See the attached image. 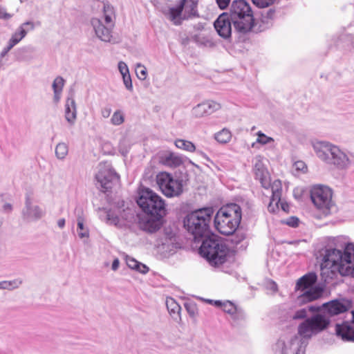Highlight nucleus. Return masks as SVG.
<instances>
[{
    "mask_svg": "<svg viewBox=\"0 0 354 354\" xmlns=\"http://www.w3.org/2000/svg\"><path fill=\"white\" fill-rule=\"evenodd\" d=\"M313 147L316 156L324 162L339 169H346L354 165V155L326 141H315Z\"/></svg>",
    "mask_w": 354,
    "mask_h": 354,
    "instance_id": "f257e3e1",
    "label": "nucleus"
},
{
    "mask_svg": "<svg viewBox=\"0 0 354 354\" xmlns=\"http://www.w3.org/2000/svg\"><path fill=\"white\" fill-rule=\"evenodd\" d=\"M214 212L212 207H203L192 212L185 217L184 226L193 234L195 242L209 234V225Z\"/></svg>",
    "mask_w": 354,
    "mask_h": 354,
    "instance_id": "f03ea898",
    "label": "nucleus"
},
{
    "mask_svg": "<svg viewBox=\"0 0 354 354\" xmlns=\"http://www.w3.org/2000/svg\"><path fill=\"white\" fill-rule=\"evenodd\" d=\"M242 218L241 207L230 203L221 207L214 216V226L222 234L231 235L238 228Z\"/></svg>",
    "mask_w": 354,
    "mask_h": 354,
    "instance_id": "7ed1b4c3",
    "label": "nucleus"
},
{
    "mask_svg": "<svg viewBox=\"0 0 354 354\" xmlns=\"http://www.w3.org/2000/svg\"><path fill=\"white\" fill-rule=\"evenodd\" d=\"M103 21L99 18H92L91 26L97 37L102 41L111 42L115 26V14L113 6L108 1L102 2Z\"/></svg>",
    "mask_w": 354,
    "mask_h": 354,
    "instance_id": "20e7f679",
    "label": "nucleus"
},
{
    "mask_svg": "<svg viewBox=\"0 0 354 354\" xmlns=\"http://www.w3.org/2000/svg\"><path fill=\"white\" fill-rule=\"evenodd\" d=\"M330 319L321 310L306 318L298 326L299 337L308 342L313 336L318 335L328 328Z\"/></svg>",
    "mask_w": 354,
    "mask_h": 354,
    "instance_id": "39448f33",
    "label": "nucleus"
},
{
    "mask_svg": "<svg viewBox=\"0 0 354 354\" xmlns=\"http://www.w3.org/2000/svg\"><path fill=\"white\" fill-rule=\"evenodd\" d=\"M200 247V253L212 266H218L226 261L227 246L213 237L205 236Z\"/></svg>",
    "mask_w": 354,
    "mask_h": 354,
    "instance_id": "423d86ee",
    "label": "nucleus"
},
{
    "mask_svg": "<svg viewBox=\"0 0 354 354\" xmlns=\"http://www.w3.org/2000/svg\"><path fill=\"white\" fill-rule=\"evenodd\" d=\"M137 203L145 214L165 215V201L149 188L142 187L140 189Z\"/></svg>",
    "mask_w": 354,
    "mask_h": 354,
    "instance_id": "0eeeda50",
    "label": "nucleus"
},
{
    "mask_svg": "<svg viewBox=\"0 0 354 354\" xmlns=\"http://www.w3.org/2000/svg\"><path fill=\"white\" fill-rule=\"evenodd\" d=\"M310 199L315 207L324 216H328L335 211V204L333 201V190L323 185L311 187Z\"/></svg>",
    "mask_w": 354,
    "mask_h": 354,
    "instance_id": "6e6552de",
    "label": "nucleus"
},
{
    "mask_svg": "<svg viewBox=\"0 0 354 354\" xmlns=\"http://www.w3.org/2000/svg\"><path fill=\"white\" fill-rule=\"evenodd\" d=\"M317 279V274L312 272L304 275L297 281L296 288L304 291L298 298L299 302H310L322 297L324 288L319 286L313 287Z\"/></svg>",
    "mask_w": 354,
    "mask_h": 354,
    "instance_id": "1a4fd4ad",
    "label": "nucleus"
},
{
    "mask_svg": "<svg viewBox=\"0 0 354 354\" xmlns=\"http://www.w3.org/2000/svg\"><path fill=\"white\" fill-rule=\"evenodd\" d=\"M348 248V243L344 246V252L336 248H328L324 256V267L330 270L331 274L335 275L339 273L342 276H347L344 270L348 268L347 263L348 258L346 257V252Z\"/></svg>",
    "mask_w": 354,
    "mask_h": 354,
    "instance_id": "9d476101",
    "label": "nucleus"
},
{
    "mask_svg": "<svg viewBox=\"0 0 354 354\" xmlns=\"http://www.w3.org/2000/svg\"><path fill=\"white\" fill-rule=\"evenodd\" d=\"M183 181L180 178H174L167 172H160L156 176V183L162 193L167 197L180 196L183 190Z\"/></svg>",
    "mask_w": 354,
    "mask_h": 354,
    "instance_id": "9b49d317",
    "label": "nucleus"
},
{
    "mask_svg": "<svg viewBox=\"0 0 354 354\" xmlns=\"http://www.w3.org/2000/svg\"><path fill=\"white\" fill-rule=\"evenodd\" d=\"M308 342L294 335L281 337L274 346V354H305Z\"/></svg>",
    "mask_w": 354,
    "mask_h": 354,
    "instance_id": "f8f14e48",
    "label": "nucleus"
},
{
    "mask_svg": "<svg viewBox=\"0 0 354 354\" xmlns=\"http://www.w3.org/2000/svg\"><path fill=\"white\" fill-rule=\"evenodd\" d=\"M97 185L100 187L101 191L106 192L111 189L112 187L119 181V175L108 163H100L97 172L95 174Z\"/></svg>",
    "mask_w": 354,
    "mask_h": 354,
    "instance_id": "ddd939ff",
    "label": "nucleus"
},
{
    "mask_svg": "<svg viewBox=\"0 0 354 354\" xmlns=\"http://www.w3.org/2000/svg\"><path fill=\"white\" fill-rule=\"evenodd\" d=\"M272 196L268 209L269 212H274V207L277 208L281 207L285 212H288L290 209L289 205L281 200L282 184L281 180H275L272 183Z\"/></svg>",
    "mask_w": 354,
    "mask_h": 354,
    "instance_id": "4468645a",
    "label": "nucleus"
},
{
    "mask_svg": "<svg viewBox=\"0 0 354 354\" xmlns=\"http://www.w3.org/2000/svg\"><path fill=\"white\" fill-rule=\"evenodd\" d=\"M263 158L261 156H257L254 158L253 171L255 178L261 184L265 189L272 188L270 177L269 172L264 164Z\"/></svg>",
    "mask_w": 354,
    "mask_h": 354,
    "instance_id": "2eb2a0df",
    "label": "nucleus"
},
{
    "mask_svg": "<svg viewBox=\"0 0 354 354\" xmlns=\"http://www.w3.org/2000/svg\"><path fill=\"white\" fill-rule=\"evenodd\" d=\"M278 13L279 12L273 8L263 12L260 19L257 22L254 20L252 32H263L272 27L278 17Z\"/></svg>",
    "mask_w": 354,
    "mask_h": 354,
    "instance_id": "dca6fc26",
    "label": "nucleus"
},
{
    "mask_svg": "<svg viewBox=\"0 0 354 354\" xmlns=\"http://www.w3.org/2000/svg\"><path fill=\"white\" fill-rule=\"evenodd\" d=\"M24 218L28 221H37L44 216V211L39 206L33 203L30 194H26L25 207L22 212Z\"/></svg>",
    "mask_w": 354,
    "mask_h": 354,
    "instance_id": "f3484780",
    "label": "nucleus"
},
{
    "mask_svg": "<svg viewBox=\"0 0 354 354\" xmlns=\"http://www.w3.org/2000/svg\"><path fill=\"white\" fill-rule=\"evenodd\" d=\"M164 216L146 214L139 218L140 227L147 232L153 233L162 225V218Z\"/></svg>",
    "mask_w": 354,
    "mask_h": 354,
    "instance_id": "a211bd4d",
    "label": "nucleus"
},
{
    "mask_svg": "<svg viewBox=\"0 0 354 354\" xmlns=\"http://www.w3.org/2000/svg\"><path fill=\"white\" fill-rule=\"evenodd\" d=\"M251 9L249 3L245 0L233 1L230 8V13L228 15L233 26H239L240 15L250 12Z\"/></svg>",
    "mask_w": 354,
    "mask_h": 354,
    "instance_id": "6ab92c4d",
    "label": "nucleus"
},
{
    "mask_svg": "<svg viewBox=\"0 0 354 354\" xmlns=\"http://www.w3.org/2000/svg\"><path fill=\"white\" fill-rule=\"evenodd\" d=\"M232 21L229 15L223 13L217 18L214 25L218 34L224 39H227L232 34Z\"/></svg>",
    "mask_w": 354,
    "mask_h": 354,
    "instance_id": "aec40b11",
    "label": "nucleus"
},
{
    "mask_svg": "<svg viewBox=\"0 0 354 354\" xmlns=\"http://www.w3.org/2000/svg\"><path fill=\"white\" fill-rule=\"evenodd\" d=\"M160 162L165 166L176 168L184 164L188 158L183 155L171 152L165 151L159 156Z\"/></svg>",
    "mask_w": 354,
    "mask_h": 354,
    "instance_id": "412c9836",
    "label": "nucleus"
},
{
    "mask_svg": "<svg viewBox=\"0 0 354 354\" xmlns=\"http://www.w3.org/2000/svg\"><path fill=\"white\" fill-rule=\"evenodd\" d=\"M221 109L219 103L207 100L197 104L192 109V114L196 118H201L205 115H211Z\"/></svg>",
    "mask_w": 354,
    "mask_h": 354,
    "instance_id": "4be33fe9",
    "label": "nucleus"
},
{
    "mask_svg": "<svg viewBox=\"0 0 354 354\" xmlns=\"http://www.w3.org/2000/svg\"><path fill=\"white\" fill-rule=\"evenodd\" d=\"M35 29V23L31 21H27L21 24L17 30L12 34L8 41L14 46L17 45L24 38L26 37L28 32Z\"/></svg>",
    "mask_w": 354,
    "mask_h": 354,
    "instance_id": "5701e85b",
    "label": "nucleus"
},
{
    "mask_svg": "<svg viewBox=\"0 0 354 354\" xmlns=\"http://www.w3.org/2000/svg\"><path fill=\"white\" fill-rule=\"evenodd\" d=\"M254 22V16L252 9L250 12L240 15L239 26H234V30L239 33L245 34L252 31Z\"/></svg>",
    "mask_w": 354,
    "mask_h": 354,
    "instance_id": "b1692460",
    "label": "nucleus"
},
{
    "mask_svg": "<svg viewBox=\"0 0 354 354\" xmlns=\"http://www.w3.org/2000/svg\"><path fill=\"white\" fill-rule=\"evenodd\" d=\"M346 310L347 308L343 302L339 300H333L324 304L321 311L326 313L330 318L331 316L343 313Z\"/></svg>",
    "mask_w": 354,
    "mask_h": 354,
    "instance_id": "393cba45",
    "label": "nucleus"
},
{
    "mask_svg": "<svg viewBox=\"0 0 354 354\" xmlns=\"http://www.w3.org/2000/svg\"><path fill=\"white\" fill-rule=\"evenodd\" d=\"M335 332L344 341L354 342V325L348 322L336 324Z\"/></svg>",
    "mask_w": 354,
    "mask_h": 354,
    "instance_id": "a878e982",
    "label": "nucleus"
},
{
    "mask_svg": "<svg viewBox=\"0 0 354 354\" xmlns=\"http://www.w3.org/2000/svg\"><path fill=\"white\" fill-rule=\"evenodd\" d=\"M178 5L182 8L183 19L195 17L197 14V1L194 0H179Z\"/></svg>",
    "mask_w": 354,
    "mask_h": 354,
    "instance_id": "bb28decb",
    "label": "nucleus"
},
{
    "mask_svg": "<svg viewBox=\"0 0 354 354\" xmlns=\"http://www.w3.org/2000/svg\"><path fill=\"white\" fill-rule=\"evenodd\" d=\"M65 118L68 123L73 124L77 118V108L73 97H68L65 104Z\"/></svg>",
    "mask_w": 354,
    "mask_h": 354,
    "instance_id": "cd10ccee",
    "label": "nucleus"
},
{
    "mask_svg": "<svg viewBox=\"0 0 354 354\" xmlns=\"http://www.w3.org/2000/svg\"><path fill=\"white\" fill-rule=\"evenodd\" d=\"M175 145L177 148L189 151V152H194L196 151V153L201 156L203 158H204L206 160H209V158L207 156V155L201 150H196V147L193 142L189 140H185L183 139H177L175 141Z\"/></svg>",
    "mask_w": 354,
    "mask_h": 354,
    "instance_id": "c85d7f7f",
    "label": "nucleus"
},
{
    "mask_svg": "<svg viewBox=\"0 0 354 354\" xmlns=\"http://www.w3.org/2000/svg\"><path fill=\"white\" fill-rule=\"evenodd\" d=\"M176 247L171 239L165 238L161 244L157 246L158 252L163 257H168L175 252Z\"/></svg>",
    "mask_w": 354,
    "mask_h": 354,
    "instance_id": "c756f323",
    "label": "nucleus"
},
{
    "mask_svg": "<svg viewBox=\"0 0 354 354\" xmlns=\"http://www.w3.org/2000/svg\"><path fill=\"white\" fill-rule=\"evenodd\" d=\"M164 15L171 21L175 25H179L181 23L183 14L182 8L178 4L176 7L169 8L167 11L163 12Z\"/></svg>",
    "mask_w": 354,
    "mask_h": 354,
    "instance_id": "7c9ffc66",
    "label": "nucleus"
},
{
    "mask_svg": "<svg viewBox=\"0 0 354 354\" xmlns=\"http://www.w3.org/2000/svg\"><path fill=\"white\" fill-rule=\"evenodd\" d=\"M166 306L172 318L175 320H180L181 308L176 301L172 297H167Z\"/></svg>",
    "mask_w": 354,
    "mask_h": 354,
    "instance_id": "2f4dec72",
    "label": "nucleus"
},
{
    "mask_svg": "<svg viewBox=\"0 0 354 354\" xmlns=\"http://www.w3.org/2000/svg\"><path fill=\"white\" fill-rule=\"evenodd\" d=\"M346 257L348 258L347 263H348V268L344 270V273H347V276L354 277V243H348V248L346 252Z\"/></svg>",
    "mask_w": 354,
    "mask_h": 354,
    "instance_id": "473e14b6",
    "label": "nucleus"
},
{
    "mask_svg": "<svg viewBox=\"0 0 354 354\" xmlns=\"http://www.w3.org/2000/svg\"><path fill=\"white\" fill-rule=\"evenodd\" d=\"M65 80L61 76H57L53 81L52 87L54 93L53 100L55 103L59 102Z\"/></svg>",
    "mask_w": 354,
    "mask_h": 354,
    "instance_id": "72a5a7b5",
    "label": "nucleus"
},
{
    "mask_svg": "<svg viewBox=\"0 0 354 354\" xmlns=\"http://www.w3.org/2000/svg\"><path fill=\"white\" fill-rule=\"evenodd\" d=\"M77 234L80 238L88 237L89 235L88 230L84 227V217L81 209H76Z\"/></svg>",
    "mask_w": 354,
    "mask_h": 354,
    "instance_id": "f704fd0d",
    "label": "nucleus"
},
{
    "mask_svg": "<svg viewBox=\"0 0 354 354\" xmlns=\"http://www.w3.org/2000/svg\"><path fill=\"white\" fill-rule=\"evenodd\" d=\"M126 263L129 268L133 270H138L140 273L145 274L149 271V268L147 266L136 261L132 257H127Z\"/></svg>",
    "mask_w": 354,
    "mask_h": 354,
    "instance_id": "c9c22d12",
    "label": "nucleus"
},
{
    "mask_svg": "<svg viewBox=\"0 0 354 354\" xmlns=\"http://www.w3.org/2000/svg\"><path fill=\"white\" fill-rule=\"evenodd\" d=\"M232 136L231 131L227 128H223L214 134V139L221 144H227L231 140Z\"/></svg>",
    "mask_w": 354,
    "mask_h": 354,
    "instance_id": "e433bc0d",
    "label": "nucleus"
},
{
    "mask_svg": "<svg viewBox=\"0 0 354 354\" xmlns=\"http://www.w3.org/2000/svg\"><path fill=\"white\" fill-rule=\"evenodd\" d=\"M257 136L256 142L252 144V147H255L257 144L261 145H271L272 147H274V140L272 138L267 136L261 131L257 133Z\"/></svg>",
    "mask_w": 354,
    "mask_h": 354,
    "instance_id": "4c0bfd02",
    "label": "nucleus"
},
{
    "mask_svg": "<svg viewBox=\"0 0 354 354\" xmlns=\"http://www.w3.org/2000/svg\"><path fill=\"white\" fill-rule=\"evenodd\" d=\"M68 153V145L64 142H60L55 147V156L59 160H64Z\"/></svg>",
    "mask_w": 354,
    "mask_h": 354,
    "instance_id": "58836bf2",
    "label": "nucleus"
},
{
    "mask_svg": "<svg viewBox=\"0 0 354 354\" xmlns=\"http://www.w3.org/2000/svg\"><path fill=\"white\" fill-rule=\"evenodd\" d=\"M21 284V281L15 279L12 281H3L0 282V289L12 290L18 288Z\"/></svg>",
    "mask_w": 354,
    "mask_h": 354,
    "instance_id": "ea45409f",
    "label": "nucleus"
},
{
    "mask_svg": "<svg viewBox=\"0 0 354 354\" xmlns=\"http://www.w3.org/2000/svg\"><path fill=\"white\" fill-rule=\"evenodd\" d=\"M124 122V114L121 110L115 111L111 118V123L114 126H119Z\"/></svg>",
    "mask_w": 354,
    "mask_h": 354,
    "instance_id": "a19ab883",
    "label": "nucleus"
},
{
    "mask_svg": "<svg viewBox=\"0 0 354 354\" xmlns=\"http://www.w3.org/2000/svg\"><path fill=\"white\" fill-rule=\"evenodd\" d=\"M136 72L138 77L140 80H144L147 78V71L146 67L140 63H138L136 66Z\"/></svg>",
    "mask_w": 354,
    "mask_h": 354,
    "instance_id": "79ce46f5",
    "label": "nucleus"
},
{
    "mask_svg": "<svg viewBox=\"0 0 354 354\" xmlns=\"http://www.w3.org/2000/svg\"><path fill=\"white\" fill-rule=\"evenodd\" d=\"M236 306L234 304L230 301H225L223 304V310L229 315H232L233 313L236 312Z\"/></svg>",
    "mask_w": 354,
    "mask_h": 354,
    "instance_id": "37998d69",
    "label": "nucleus"
},
{
    "mask_svg": "<svg viewBox=\"0 0 354 354\" xmlns=\"http://www.w3.org/2000/svg\"><path fill=\"white\" fill-rule=\"evenodd\" d=\"M231 317L233 320L239 322V321L245 320L246 318V315L242 308L238 307L236 308V312L232 313V315H231Z\"/></svg>",
    "mask_w": 354,
    "mask_h": 354,
    "instance_id": "c03bdc74",
    "label": "nucleus"
},
{
    "mask_svg": "<svg viewBox=\"0 0 354 354\" xmlns=\"http://www.w3.org/2000/svg\"><path fill=\"white\" fill-rule=\"evenodd\" d=\"M252 1L259 8H266L272 5L275 0H252Z\"/></svg>",
    "mask_w": 354,
    "mask_h": 354,
    "instance_id": "a18cd8bd",
    "label": "nucleus"
},
{
    "mask_svg": "<svg viewBox=\"0 0 354 354\" xmlns=\"http://www.w3.org/2000/svg\"><path fill=\"white\" fill-rule=\"evenodd\" d=\"M308 311L306 308H301L295 312L292 317L293 319H301L307 318Z\"/></svg>",
    "mask_w": 354,
    "mask_h": 354,
    "instance_id": "49530a36",
    "label": "nucleus"
},
{
    "mask_svg": "<svg viewBox=\"0 0 354 354\" xmlns=\"http://www.w3.org/2000/svg\"><path fill=\"white\" fill-rule=\"evenodd\" d=\"M123 83L126 87V88L130 91L133 90V84L131 78L130 73H127L122 75Z\"/></svg>",
    "mask_w": 354,
    "mask_h": 354,
    "instance_id": "de8ad7c7",
    "label": "nucleus"
},
{
    "mask_svg": "<svg viewBox=\"0 0 354 354\" xmlns=\"http://www.w3.org/2000/svg\"><path fill=\"white\" fill-rule=\"evenodd\" d=\"M185 308L190 316L194 317L196 315L197 309H196V305L194 304L185 303Z\"/></svg>",
    "mask_w": 354,
    "mask_h": 354,
    "instance_id": "09e8293b",
    "label": "nucleus"
},
{
    "mask_svg": "<svg viewBox=\"0 0 354 354\" xmlns=\"http://www.w3.org/2000/svg\"><path fill=\"white\" fill-rule=\"evenodd\" d=\"M106 216L107 220L112 224L117 225L120 221L119 217L113 214L111 211L107 212Z\"/></svg>",
    "mask_w": 354,
    "mask_h": 354,
    "instance_id": "8fccbe9b",
    "label": "nucleus"
},
{
    "mask_svg": "<svg viewBox=\"0 0 354 354\" xmlns=\"http://www.w3.org/2000/svg\"><path fill=\"white\" fill-rule=\"evenodd\" d=\"M118 70H119L121 75L129 73V68H128L127 64L122 61H120L118 62Z\"/></svg>",
    "mask_w": 354,
    "mask_h": 354,
    "instance_id": "3c124183",
    "label": "nucleus"
},
{
    "mask_svg": "<svg viewBox=\"0 0 354 354\" xmlns=\"http://www.w3.org/2000/svg\"><path fill=\"white\" fill-rule=\"evenodd\" d=\"M12 15L8 13L4 7L0 6V19L8 20L12 17Z\"/></svg>",
    "mask_w": 354,
    "mask_h": 354,
    "instance_id": "603ef678",
    "label": "nucleus"
},
{
    "mask_svg": "<svg viewBox=\"0 0 354 354\" xmlns=\"http://www.w3.org/2000/svg\"><path fill=\"white\" fill-rule=\"evenodd\" d=\"M286 223L290 227H295L299 224V219L297 217L292 216L286 220Z\"/></svg>",
    "mask_w": 354,
    "mask_h": 354,
    "instance_id": "864d4df0",
    "label": "nucleus"
},
{
    "mask_svg": "<svg viewBox=\"0 0 354 354\" xmlns=\"http://www.w3.org/2000/svg\"><path fill=\"white\" fill-rule=\"evenodd\" d=\"M14 47L15 46L12 44L8 41L6 46H5L1 52V57H4L8 53V52Z\"/></svg>",
    "mask_w": 354,
    "mask_h": 354,
    "instance_id": "5fc2aeb1",
    "label": "nucleus"
},
{
    "mask_svg": "<svg viewBox=\"0 0 354 354\" xmlns=\"http://www.w3.org/2000/svg\"><path fill=\"white\" fill-rule=\"evenodd\" d=\"M111 113V109L109 106H105L101 109V115L104 118H108Z\"/></svg>",
    "mask_w": 354,
    "mask_h": 354,
    "instance_id": "6e6d98bb",
    "label": "nucleus"
},
{
    "mask_svg": "<svg viewBox=\"0 0 354 354\" xmlns=\"http://www.w3.org/2000/svg\"><path fill=\"white\" fill-rule=\"evenodd\" d=\"M218 7L223 10L225 9L230 2V0H216Z\"/></svg>",
    "mask_w": 354,
    "mask_h": 354,
    "instance_id": "4d7b16f0",
    "label": "nucleus"
},
{
    "mask_svg": "<svg viewBox=\"0 0 354 354\" xmlns=\"http://www.w3.org/2000/svg\"><path fill=\"white\" fill-rule=\"evenodd\" d=\"M295 166L296 167L297 170L302 171L303 172H305L306 170V165L302 161H297L295 162Z\"/></svg>",
    "mask_w": 354,
    "mask_h": 354,
    "instance_id": "13d9d810",
    "label": "nucleus"
},
{
    "mask_svg": "<svg viewBox=\"0 0 354 354\" xmlns=\"http://www.w3.org/2000/svg\"><path fill=\"white\" fill-rule=\"evenodd\" d=\"M341 39L346 41H349L351 45L354 48V36L351 35H343L341 36Z\"/></svg>",
    "mask_w": 354,
    "mask_h": 354,
    "instance_id": "bf43d9fd",
    "label": "nucleus"
},
{
    "mask_svg": "<svg viewBox=\"0 0 354 354\" xmlns=\"http://www.w3.org/2000/svg\"><path fill=\"white\" fill-rule=\"evenodd\" d=\"M120 261L118 259H115L112 263L111 268L113 270H116L119 268Z\"/></svg>",
    "mask_w": 354,
    "mask_h": 354,
    "instance_id": "052dcab7",
    "label": "nucleus"
},
{
    "mask_svg": "<svg viewBox=\"0 0 354 354\" xmlns=\"http://www.w3.org/2000/svg\"><path fill=\"white\" fill-rule=\"evenodd\" d=\"M3 209L6 212H10L12 210V205L10 203H6L3 205Z\"/></svg>",
    "mask_w": 354,
    "mask_h": 354,
    "instance_id": "680f3d73",
    "label": "nucleus"
},
{
    "mask_svg": "<svg viewBox=\"0 0 354 354\" xmlns=\"http://www.w3.org/2000/svg\"><path fill=\"white\" fill-rule=\"evenodd\" d=\"M209 303L214 302V304L216 306L221 307V308H223V302H222L220 300H215V301L209 300Z\"/></svg>",
    "mask_w": 354,
    "mask_h": 354,
    "instance_id": "e2e57ef3",
    "label": "nucleus"
},
{
    "mask_svg": "<svg viewBox=\"0 0 354 354\" xmlns=\"http://www.w3.org/2000/svg\"><path fill=\"white\" fill-rule=\"evenodd\" d=\"M57 225H58L59 227L63 228L65 225V220L59 219L57 222Z\"/></svg>",
    "mask_w": 354,
    "mask_h": 354,
    "instance_id": "0e129e2a",
    "label": "nucleus"
},
{
    "mask_svg": "<svg viewBox=\"0 0 354 354\" xmlns=\"http://www.w3.org/2000/svg\"><path fill=\"white\" fill-rule=\"evenodd\" d=\"M270 289L273 291H276L277 290V285L275 282L271 281L270 283Z\"/></svg>",
    "mask_w": 354,
    "mask_h": 354,
    "instance_id": "69168bd1",
    "label": "nucleus"
},
{
    "mask_svg": "<svg viewBox=\"0 0 354 354\" xmlns=\"http://www.w3.org/2000/svg\"><path fill=\"white\" fill-rule=\"evenodd\" d=\"M308 310L310 311H315L316 310V308L315 306H310L308 307Z\"/></svg>",
    "mask_w": 354,
    "mask_h": 354,
    "instance_id": "338daca9",
    "label": "nucleus"
},
{
    "mask_svg": "<svg viewBox=\"0 0 354 354\" xmlns=\"http://www.w3.org/2000/svg\"><path fill=\"white\" fill-rule=\"evenodd\" d=\"M352 314H353V322L354 323V310L352 312Z\"/></svg>",
    "mask_w": 354,
    "mask_h": 354,
    "instance_id": "774afa93",
    "label": "nucleus"
}]
</instances>
